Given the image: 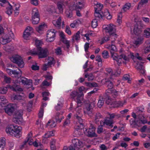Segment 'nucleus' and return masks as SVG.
Instances as JSON below:
<instances>
[{"instance_id":"obj_1","label":"nucleus","mask_w":150,"mask_h":150,"mask_svg":"<svg viewBox=\"0 0 150 150\" xmlns=\"http://www.w3.org/2000/svg\"><path fill=\"white\" fill-rule=\"evenodd\" d=\"M77 108L76 109V113L74 114V121L76 122V125L75 127L74 132L75 134L80 135L81 134L82 129H83V132L85 135L88 137H96L95 133L96 128L94 126L91 125L89 128L84 127L83 124V120L82 118L83 115L81 110L78 111Z\"/></svg>"},{"instance_id":"obj_2","label":"nucleus","mask_w":150,"mask_h":150,"mask_svg":"<svg viewBox=\"0 0 150 150\" xmlns=\"http://www.w3.org/2000/svg\"><path fill=\"white\" fill-rule=\"evenodd\" d=\"M115 26L112 24H110L108 25H103V29L107 33H108L109 36H105L101 40H99V43L100 44H102L104 42L107 41L110 39L111 40V43H114L116 38L117 37V35L116 33V29Z\"/></svg>"},{"instance_id":"obj_3","label":"nucleus","mask_w":150,"mask_h":150,"mask_svg":"<svg viewBox=\"0 0 150 150\" xmlns=\"http://www.w3.org/2000/svg\"><path fill=\"white\" fill-rule=\"evenodd\" d=\"M21 127L14 125H11L6 129V132L7 134L19 138L21 136Z\"/></svg>"},{"instance_id":"obj_4","label":"nucleus","mask_w":150,"mask_h":150,"mask_svg":"<svg viewBox=\"0 0 150 150\" xmlns=\"http://www.w3.org/2000/svg\"><path fill=\"white\" fill-rule=\"evenodd\" d=\"M48 50L46 48L38 47V49H34L30 51V54L38 55L39 58H43L47 55Z\"/></svg>"},{"instance_id":"obj_5","label":"nucleus","mask_w":150,"mask_h":150,"mask_svg":"<svg viewBox=\"0 0 150 150\" xmlns=\"http://www.w3.org/2000/svg\"><path fill=\"white\" fill-rule=\"evenodd\" d=\"M8 88H10L14 91H22L23 90L20 87V86L16 83H14L12 85H7L6 87H0V93L5 94L6 93Z\"/></svg>"},{"instance_id":"obj_6","label":"nucleus","mask_w":150,"mask_h":150,"mask_svg":"<svg viewBox=\"0 0 150 150\" xmlns=\"http://www.w3.org/2000/svg\"><path fill=\"white\" fill-rule=\"evenodd\" d=\"M113 60L115 61L119 65L122 62V59L125 61H128L129 60L126 56L124 54L118 55L116 53L110 51Z\"/></svg>"},{"instance_id":"obj_7","label":"nucleus","mask_w":150,"mask_h":150,"mask_svg":"<svg viewBox=\"0 0 150 150\" xmlns=\"http://www.w3.org/2000/svg\"><path fill=\"white\" fill-rule=\"evenodd\" d=\"M85 3L83 1H79L76 0V2L70 6V8L73 10H81L84 8Z\"/></svg>"},{"instance_id":"obj_8","label":"nucleus","mask_w":150,"mask_h":150,"mask_svg":"<svg viewBox=\"0 0 150 150\" xmlns=\"http://www.w3.org/2000/svg\"><path fill=\"white\" fill-rule=\"evenodd\" d=\"M10 60L13 62L17 64L18 66H23L24 63L22 57L18 54H15L10 57Z\"/></svg>"},{"instance_id":"obj_9","label":"nucleus","mask_w":150,"mask_h":150,"mask_svg":"<svg viewBox=\"0 0 150 150\" xmlns=\"http://www.w3.org/2000/svg\"><path fill=\"white\" fill-rule=\"evenodd\" d=\"M118 94V92L115 90H114L113 89L112 92L109 91V92H105L104 98L106 100V103L108 105L111 104V98L110 97V95L112 96L113 98H115L116 97Z\"/></svg>"},{"instance_id":"obj_10","label":"nucleus","mask_w":150,"mask_h":150,"mask_svg":"<svg viewBox=\"0 0 150 150\" xmlns=\"http://www.w3.org/2000/svg\"><path fill=\"white\" fill-rule=\"evenodd\" d=\"M129 56L132 59L134 62H137L136 64L138 66H142L144 62L142 60V57L139 56V54L137 53L134 55L133 53L131 52Z\"/></svg>"},{"instance_id":"obj_11","label":"nucleus","mask_w":150,"mask_h":150,"mask_svg":"<svg viewBox=\"0 0 150 150\" xmlns=\"http://www.w3.org/2000/svg\"><path fill=\"white\" fill-rule=\"evenodd\" d=\"M23 111L22 110H19L16 111L14 115L13 121L16 123H19L23 121L22 117Z\"/></svg>"},{"instance_id":"obj_12","label":"nucleus","mask_w":150,"mask_h":150,"mask_svg":"<svg viewBox=\"0 0 150 150\" xmlns=\"http://www.w3.org/2000/svg\"><path fill=\"white\" fill-rule=\"evenodd\" d=\"M5 112L8 115L11 116L15 110V105L13 103H9L5 106Z\"/></svg>"},{"instance_id":"obj_13","label":"nucleus","mask_w":150,"mask_h":150,"mask_svg":"<svg viewBox=\"0 0 150 150\" xmlns=\"http://www.w3.org/2000/svg\"><path fill=\"white\" fill-rule=\"evenodd\" d=\"M14 35L11 32L8 34L6 35L5 36L2 38V40L1 43L3 45H5L10 42L11 39L14 38Z\"/></svg>"},{"instance_id":"obj_14","label":"nucleus","mask_w":150,"mask_h":150,"mask_svg":"<svg viewBox=\"0 0 150 150\" xmlns=\"http://www.w3.org/2000/svg\"><path fill=\"white\" fill-rule=\"evenodd\" d=\"M94 105L93 104H86L84 108L83 112L85 114H87L89 116H91L92 115V110Z\"/></svg>"},{"instance_id":"obj_15","label":"nucleus","mask_w":150,"mask_h":150,"mask_svg":"<svg viewBox=\"0 0 150 150\" xmlns=\"http://www.w3.org/2000/svg\"><path fill=\"white\" fill-rule=\"evenodd\" d=\"M72 145L76 149L77 148L79 149L83 146L82 142L79 139L74 138L72 140Z\"/></svg>"},{"instance_id":"obj_16","label":"nucleus","mask_w":150,"mask_h":150,"mask_svg":"<svg viewBox=\"0 0 150 150\" xmlns=\"http://www.w3.org/2000/svg\"><path fill=\"white\" fill-rule=\"evenodd\" d=\"M7 72L9 74H13L14 76L13 77H15V78L18 79L20 77L21 75V71H17L16 70H12L10 69H8L7 70Z\"/></svg>"},{"instance_id":"obj_17","label":"nucleus","mask_w":150,"mask_h":150,"mask_svg":"<svg viewBox=\"0 0 150 150\" xmlns=\"http://www.w3.org/2000/svg\"><path fill=\"white\" fill-rule=\"evenodd\" d=\"M143 38L142 37L138 38L137 39L133 41V46L135 47H136L142 44L143 42Z\"/></svg>"},{"instance_id":"obj_18","label":"nucleus","mask_w":150,"mask_h":150,"mask_svg":"<svg viewBox=\"0 0 150 150\" xmlns=\"http://www.w3.org/2000/svg\"><path fill=\"white\" fill-rule=\"evenodd\" d=\"M46 27V25L44 23H42L36 28V30L38 32L42 34L43 33V31Z\"/></svg>"},{"instance_id":"obj_19","label":"nucleus","mask_w":150,"mask_h":150,"mask_svg":"<svg viewBox=\"0 0 150 150\" xmlns=\"http://www.w3.org/2000/svg\"><path fill=\"white\" fill-rule=\"evenodd\" d=\"M61 17H59L57 20L53 21L52 23L56 27L59 28L61 26Z\"/></svg>"},{"instance_id":"obj_20","label":"nucleus","mask_w":150,"mask_h":150,"mask_svg":"<svg viewBox=\"0 0 150 150\" xmlns=\"http://www.w3.org/2000/svg\"><path fill=\"white\" fill-rule=\"evenodd\" d=\"M80 31H78L75 34L72 36L71 40L73 42L75 41L77 42H78L80 38Z\"/></svg>"},{"instance_id":"obj_21","label":"nucleus","mask_w":150,"mask_h":150,"mask_svg":"<svg viewBox=\"0 0 150 150\" xmlns=\"http://www.w3.org/2000/svg\"><path fill=\"white\" fill-rule=\"evenodd\" d=\"M6 139L4 137L0 138V150H4L6 144Z\"/></svg>"},{"instance_id":"obj_22","label":"nucleus","mask_w":150,"mask_h":150,"mask_svg":"<svg viewBox=\"0 0 150 150\" xmlns=\"http://www.w3.org/2000/svg\"><path fill=\"white\" fill-rule=\"evenodd\" d=\"M106 84L107 85L108 89L106 90L105 92H109V91L112 92L113 89V85L111 81H109L106 82Z\"/></svg>"},{"instance_id":"obj_23","label":"nucleus","mask_w":150,"mask_h":150,"mask_svg":"<svg viewBox=\"0 0 150 150\" xmlns=\"http://www.w3.org/2000/svg\"><path fill=\"white\" fill-rule=\"evenodd\" d=\"M121 69L119 67L112 71L111 73V76L117 77L119 76L121 73Z\"/></svg>"},{"instance_id":"obj_24","label":"nucleus","mask_w":150,"mask_h":150,"mask_svg":"<svg viewBox=\"0 0 150 150\" xmlns=\"http://www.w3.org/2000/svg\"><path fill=\"white\" fill-rule=\"evenodd\" d=\"M83 96V93H82L81 95H79L76 98V103L78 107L81 106L82 103L81 100L82 99Z\"/></svg>"},{"instance_id":"obj_25","label":"nucleus","mask_w":150,"mask_h":150,"mask_svg":"<svg viewBox=\"0 0 150 150\" xmlns=\"http://www.w3.org/2000/svg\"><path fill=\"white\" fill-rule=\"evenodd\" d=\"M19 82H21L22 83L24 84L29 85V83L32 82V80H28L27 79L24 77H22L19 80Z\"/></svg>"},{"instance_id":"obj_26","label":"nucleus","mask_w":150,"mask_h":150,"mask_svg":"<svg viewBox=\"0 0 150 150\" xmlns=\"http://www.w3.org/2000/svg\"><path fill=\"white\" fill-rule=\"evenodd\" d=\"M131 32L132 34L134 33L136 35H138L141 32V31L138 28V25H135L134 27L133 30H131Z\"/></svg>"},{"instance_id":"obj_27","label":"nucleus","mask_w":150,"mask_h":150,"mask_svg":"<svg viewBox=\"0 0 150 150\" xmlns=\"http://www.w3.org/2000/svg\"><path fill=\"white\" fill-rule=\"evenodd\" d=\"M102 117V116L99 112L96 113L95 117V122L96 124H99L100 119Z\"/></svg>"},{"instance_id":"obj_28","label":"nucleus","mask_w":150,"mask_h":150,"mask_svg":"<svg viewBox=\"0 0 150 150\" xmlns=\"http://www.w3.org/2000/svg\"><path fill=\"white\" fill-rule=\"evenodd\" d=\"M62 42L65 45V50L67 51H68L70 47V41L67 40L66 39L62 41Z\"/></svg>"},{"instance_id":"obj_29","label":"nucleus","mask_w":150,"mask_h":150,"mask_svg":"<svg viewBox=\"0 0 150 150\" xmlns=\"http://www.w3.org/2000/svg\"><path fill=\"white\" fill-rule=\"evenodd\" d=\"M80 23L81 22L79 20H75L71 23L70 25L71 28H74L78 26Z\"/></svg>"},{"instance_id":"obj_30","label":"nucleus","mask_w":150,"mask_h":150,"mask_svg":"<svg viewBox=\"0 0 150 150\" xmlns=\"http://www.w3.org/2000/svg\"><path fill=\"white\" fill-rule=\"evenodd\" d=\"M56 31L54 29H51L48 30L47 34V36H55Z\"/></svg>"},{"instance_id":"obj_31","label":"nucleus","mask_w":150,"mask_h":150,"mask_svg":"<svg viewBox=\"0 0 150 150\" xmlns=\"http://www.w3.org/2000/svg\"><path fill=\"white\" fill-rule=\"evenodd\" d=\"M8 101L6 99L5 97L3 96H0V105L1 106H3L7 103Z\"/></svg>"},{"instance_id":"obj_32","label":"nucleus","mask_w":150,"mask_h":150,"mask_svg":"<svg viewBox=\"0 0 150 150\" xmlns=\"http://www.w3.org/2000/svg\"><path fill=\"white\" fill-rule=\"evenodd\" d=\"M7 4L9 5V6L8 7L6 8V12L8 15H10L12 14L13 12L12 6L9 2H7Z\"/></svg>"},{"instance_id":"obj_33","label":"nucleus","mask_w":150,"mask_h":150,"mask_svg":"<svg viewBox=\"0 0 150 150\" xmlns=\"http://www.w3.org/2000/svg\"><path fill=\"white\" fill-rule=\"evenodd\" d=\"M103 16L105 17L108 19H110L112 18V16L107 10H105L103 13Z\"/></svg>"},{"instance_id":"obj_34","label":"nucleus","mask_w":150,"mask_h":150,"mask_svg":"<svg viewBox=\"0 0 150 150\" xmlns=\"http://www.w3.org/2000/svg\"><path fill=\"white\" fill-rule=\"evenodd\" d=\"M103 7V5L100 3H97L95 6L94 8L95 11H100Z\"/></svg>"},{"instance_id":"obj_35","label":"nucleus","mask_w":150,"mask_h":150,"mask_svg":"<svg viewBox=\"0 0 150 150\" xmlns=\"http://www.w3.org/2000/svg\"><path fill=\"white\" fill-rule=\"evenodd\" d=\"M39 14L38 9L35 8L33 9L32 13V17H39Z\"/></svg>"},{"instance_id":"obj_36","label":"nucleus","mask_w":150,"mask_h":150,"mask_svg":"<svg viewBox=\"0 0 150 150\" xmlns=\"http://www.w3.org/2000/svg\"><path fill=\"white\" fill-rule=\"evenodd\" d=\"M104 123H105V125L107 126L110 127H113L112 121L109 119H105L104 120Z\"/></svg>"},{"instance_id":"obj_37","label":"nucleus","mask_w":150,"mask_h":150,"mask_svg":"<svg viewBox=\"0 0 150 150\" xmlns=\"http://www.w3.org/2000/svg\"><path fill=\"white\" fill-rule=\"evenodd\" d=\"M47 61V66L54 65L55 63V61L52 57H49Z\"/></svg>"},{"instance_id":"obj_38","label":"nucleus","mask_w":150,"mask_h":150,"mask_svg":"<svg viewBox=\"0 0 150 150\" xmlns=\"http://www.w3.org/2000/svg\"><path fill=\"white\" fill-rule=\"evenodd\" d=\"M131 7V3H127L123 6L122 9L125 12L129 10Z\"/></svg>"},{"instance_id":"obj_39","label":"nucleus","mask_w":150,"mask_h":150,"mask_svg":"<svg viewBox=\"0 0 150 150\" xmlns=\"http://www.w3.org/2000/svg\"><path fill=\"white\" fill-rule=\"evenodd\" d=\"M64 4L61 2H58L57 4V6L59 11L60 13H62L63 12V6Z\"/></svg>"},{"instance_id":"obj_40","label":"nucleus","mask_w":150,"mask_h":150,"mask_svg":"<svg viewBox=\"0 0 150 150\" xmlns=\"http://www.w3.org/2000/svg\"><path fill=\"white\" fill-rule=\"evenodd\" d=\"M144 35L146 38L150 37V28H147L144 30Z\"/></svg>"},{"instance_id":"obj_41","label":"nucleus","mask_w":150,"mask_h":150,"mask_svg":"<svg viewBox=\"0 0 150 150\" xmlns=\"http://www.w3.org/2000/svg\"><path fill=\"white\" fill-rule=\"evenodd\" d=\"M4 49L7 52H10L13 50V47L11 45H6L4 46Z\"/></svg>"},{"instance_id":"obj_42","label":"nucleus","mask_w":150,"mask_h":150,"mask_svg":"<svg viewBox=\"0 0 150 150\" xmlns=\"http://www.w3.org/2000/svg\"><path fill=\"white\" fill-rule=\"evenodd\" d=\"M80 95L81 94H79L77 91H74L71 92L70 96L71 98L74 99L76 97L77 98L78 96Z\"/></svg>"},{"instance_id":"obj_43","label":"nucleus","mask_w":150,"mask_h":150,"mask_svg":"<svg viewBox=\"0 0 150 150\" xmlns=\"http://www.w3.org/2000/svg\"><path fill=\"white\" fill-rule=\"evenodd\" d=\"M106 48L107 49H109L111 50V51H117V49L116 46L113 44H112L111 45H109L108 47H106Z\"/></svg>"},{"instance_id":"obj_44","label":"nucleus","mask_w":150,"mask_h":150,"mask_svg":"<svg viewBox=\"0 0 150 150\" xmlns=\"http://www.w3.org/2000/svg\"><path fill=\"white\" fill-rule=\"evenodd\" d=\"M104 96H104L103 98H102V100L100 99L98 101V107L100 108L103 105L104 100H105V102H106V100L104 98Z\"/></svg>"},{"instance_id":"obj_45","label":"nucleus","mask_w":150,"mask_h":150,"mask_svg":"<svg viewBox=\"0 0 150 150\" xmlns=\"http://www.w3.org/2000/svg\"><path fill=\"white\" fill-rule=\"evenodd\" d=\"M32 22L33 24H35L38 23L40 21L39 16L32 17Z\"/></svg>"},{"instance_id":"obj_46","label":"nucleus","mask_w":150,"mask_h":150,"mask_svg":"<svg viewBox=\"0 0 150 150\" xmlns=\"http://www.w3.org/2000/svg\"><path fill=\"white\" fill-rule=\"evenodd\" d=\"M136 69L139 70L140 72L142 74H144L145 73V70L144 66H136Z\"/></svg>"},{"instance_id":"obj_47","label":"nucleus","mask_w":150,"mask_h":150,"mask_svg":"<svg viewBox=\"0 0 150 150\" xmlns=\"http://www.w3.org/2000/svg\"><path fill=\"white\" fill-rule=\"evenodd\" d=\"M24 32L29 33L30 35L33 32V29L32 27L30 26H28L25 30Z\"/></svg>"},{"instance_id":"obj_48","label":"nucleus","mask_w":150,"mask_h":150,"mask_svg":"<svg viewBox=\"0 0 150 150\" xmlns=\"http://www.w3.org/2000/svg\"><path fill=\"white\" fill-rule=\"evenodd\" d=\"M130 125H132V128L135 127L136 126H137V120H133L132 119H131L130 120Z\"/></svg>"},{"instance_id":"obj_49","label":"nucleus","mask_w":150,"mask_h":150,"mask_svg":"<svg viewBox=\"0 0 150 150\" xmlns=\"http://www.w3.org/2000/svg\"><path fill=\"white\" fill-rule=\"evenodd\" d=\"M98 25L97 18L93 19L91 22V26L93 28H96Z\"/></svg>"},{"instance_id":"obj_50","label":"nucleus","mask_w":150,"mask_h":150,"mask_svg":"<svg viewBox=\"0 0 150 150\" xmlns=\"http://www.w3.org/2000/svg\"><path fill=\"white\" fill-rule=\"evenodd\" d=\"M55 52L57 55H60L62 54V51L61 48L58 47L55 50Z\"/></svg>"},{"instance_id":"obj_51","label":"nucleus","mask_w":150,"mask_h":150,"mask_svg":"<svg viewBox=\"0 0 150 150\" xmlns=\"http://www.w3.org/2000/svg\"><path fill=\"white\" fill-rule=\"evenodd\" d=\"M70 6L69 7L70 10H67L65 11V13L67 16L69 18H71L72 16V12L71 10H72L70 8Z\"/></svg>"},{"instance_id":"obj_52","label":"nucleus","mask_w":150,"mask_h":150,"mask_svg":"<svg viewBox=\"0 0 150 150\" xmlns=\"http://www.w3.org/2000/svg\"><path fill=\"white\" fill-rule=\"evenodd\" d=\"M85 78H88V81L92 80L94 79V76L93 75L91 74H86L84 75Z\"/></svg>"},{"instance_id":"obj_53","label":"nucleus","mask_w":150,"mask_h":150,"mask_svg":"<svg viewBox=\"0 0 150 150\" xmlns=\"http://www.w3.org/2000/svg\"><path fill=\"white\" fill-rule=\"evenodd\" d=\"M42 42L41 41L36 39L35 40V44L37 47L36 49H38V47H41L40 46L42 44Z\"/></svg>"},{"instance_id":"obj_54","label":"nucleus","mask_w":150,"mask_h":150,"mask_svg":"<svg viewBox=\"0 0 150 150\" xmlns=\"http://www.w3.org/2000/svg\"><path fill=\"white\" fill-rule=\"evenodd\" d=\"M103 57L104 59H107L109 57V53L107 51H104L102 53Z\"/></svg>"},{"instance_id":"obj_55","label":"nucleus","mask_w":150,"mask_h":150,"mask_svg":"<svg viewBox=\"0 0 150 150\" xmlns=\"http://www.w3.org/2000/svg\"><path fill=\"white\" fill-rule=\"evenodd\" d=\"M100 11H95V13H94V16L96 18H98L99 19H101L102 18V16L101 14H100Z\"/></svg>"},{"instance_id":"obj_56","label":"nucleus","mask_w":150,"mask_h":150,"mask_svg":"<svg viewBox=\"0 0 150 150\" xmlns=\"http://www.w3.org/2000/svg\"><path fill=\"white\" fill-rule=\"evenodd\" d=\"M26 33L24 32L23 36V38L24 39L26 40H29L30 37L31 35Z\"/></svg>"},{"instance_id":"obj_57","label":"nucleus","mask_w":150,"mask_h":150,"mask_svg":"<svg viewBox=\"0 0 150 150\" xmlns=\"http://www.w3.org/2000/svg\"><path fill=\"white\" fill-rule=\"evenodd\" d=\"M139 117V120H141L142 124L144 125L145 124H146L147 122V120L145 118L144 116H142L141 117Z\"/></svg>"},{"instance_id":"obj_58","label":"nucleus","mask_w":150,"mask_h":150,"mask_svg":"<svg viewBox=\"0 0 150 150\" xmlns=\"http://www.w3.org/2000/svg\"><path fill=\"white\" fill-rule=\"evenodd\" d=\"M89 44L88 42H86L84 45L85 51L88 56H89V52L88 50L89 48Z\"/></svg>"},{"instance_id":"obj_59","label":"nucleus","mask_w":150,"mask_h":150,"mask_svg":"<svg viewBox=\"0 0 150 150\" xmlns=\"http://www.w3.org/2000/svg\"><path fill=\"white\" fill-rule=\"evenodd\" d=\"M44 109L42 107L40 108V109L38 113V117L39 118H41L43 117L44 114Z\"/></svg>"},{"instance_id":"obj_60","label":"nucleus","mask_w":150,"mask_h":150,"mask_svg":"<svg viewBox=\"0 0 150 150\" xmlns=\"http://www.w3.org/2000/svg\"><path fill=\"white\" fill-rule=\"evenodd\" d=\"M13 5L12 6H13V10H19V8L20 7V4L18 3H15L13 2Z\"/></svg>"},{"instance_id":"obj_61","label":"nucleus","mask_w":150,"mask_h":150,"mask_svg":"<svg viewBox=\"0 0 150 150\" xmlns=\"http://www.w3.org/2000/svg\"><path fill=\"white\" fill-rule=\"evenodd\" d=\"M55 36H47L46 41L48 42H51L53 41L55 39Z\"/></svg>"},{"instance_id":"obj_62","label":"nucleus","mask_w":150,"mask_h":150,"mask_svg":"<svg viewBox=\"0 0 150 150\" xmlns=\"http://www.w3.org/2000/svg\"><path fill=\"white\" fill-rule=\"evenodd\" d=\"M64 150H76V149L73 146L71 145L68 147L67 146H64L63 148Z\"/></svg>"},{"instance_id":"obj_63","label":"nucleus","mask_w":150,"mask_h":150,"mask_svg":"<svg viewBox=\"0 0 150 150\" xmlns=\"http://www.w3.org/2000/svg\"><path fill=\"white\" fill-rule=\"evenodd\" d=\"M130 76L128 75H125L123 76V80H127L128 82L129 83H130L131 80L129 78Z\"/></svg>"},{"instance_id":"obj_64","label":"nucleus","mask_w":150,"mask_h":150,"mask_svg":"<svg viewBox=\"0 0 150 150\" xmlns=\"http://www.w3.org/2000/svg\"><path fill=\"white\" fill-rule=\"evenodd\" d=\"M59 35L60 37V40L62 42L66 39L65 36L63 32H61L60 33Z\"/></svg>"}]
</instances>
